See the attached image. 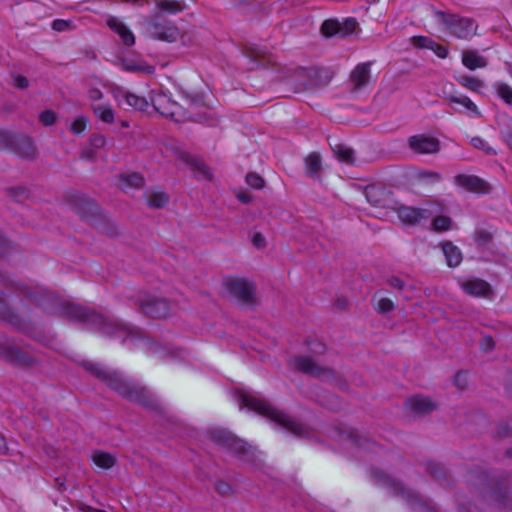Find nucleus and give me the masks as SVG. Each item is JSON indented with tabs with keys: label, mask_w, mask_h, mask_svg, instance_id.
<instances>
[{
	"label": "nucleus",
	"mask_w": 512,
	"mask_h": 512,
	"mask_svg": "<svg viewBox=\"0 0 512 512\" xmlns=\"http://www.w3.org/2000/svg\"><path fill=\"white\" fill-rule=\"evenodd\" d=\"M8 451L7 442L5 437L0 433V454H5Z\"/></svg>",
	"instance_id": "6e6d98bb"
},
{
	"label": "nucleus",
	"mask_w": 512,
	"mask_h": 512,
	"mask_svg": "<svg viewBox=\"0 0 512 512\" xmlns=\"http://www.w3.org/2000/svg\"><path fill=\"white\" fill-rule=\"evenodd\" d=\"M321 167L322 161L318 153H311L305 158V171L310 177H318Z\"/></svg>",
	"instance_id": "bb28decb"
},
{
	"label": "nucleus",
	"mask_w": 512,
	"mask_h": 512,
	"mask_svg": "<svg viewBox=\"0 0 512 512\" xmlns=\"http://www.w3.org/2000/svg\"><path fill=\"white\" fill-rule=\"evenodd\" d=\"M91 459L97 467L102 469H110L116 464L114 455L100 450L92 452Z\"/></svg>",
	"instance_id": "b1692460"
},
{
	"label": "nucleus",
	"mask_w": 512,
	"mask_h": 512,
	"mask_svg": "<svg viewBox=\"0 0 512 512\" xmlns=\"http://www.w3.org/2000/svg\"><path fill=\"white\" fill-rule=\"evenodd\" d=\"M99 376L107 377V373L106 372H99Z\"/></svg>",
	"instance_id": "338daca9"
},
{
	"label": "nucleus",
	"mask_w": 512,
	"mask_h": 512,
	"mask_svg": "<svg viewBox=\"0 0 512 512\" xmlns=\"http://www.w3.org/2000/svg\"><path fill=\"white\" fill-rule=\"evenodd\" d=\"M169 105L170 106L168 109L171 114H167L166 117L171 118L176 122L184 121L191 117L190 113L187 111L186 108H184L179 103L173 101L171 98Z\"/></svg>",
	"instance_id": "c756f323"
},
{
	"label": "nucleus",
	"mask_w": 512,
	"mask_h": 512,
	"mask_svg": "<svg viewBox=\"0 0 512 512\" xmlns=\"http://www.w3.org/2000/svg\"><path fill=\"white\" fill-rule=\"evenodd\" d=\"M454 385L460 390L465 389L468 386V377L466 373L459 372L454 376Z\"/></svg>",
	"instance_id": "de8ad7c7"
},
{
	"label": "nucleus",
	"mask_w": 512,
	"mask_h": 512,
	"mask_svg": "<svg viewBox=\"0 0 512 512\" xmlns=\"http://www.w3.org/2000/svg\"><path fill=\"white\" fill-rule=\"evenodd\" d=\"M461 287L465 293L475 297L486 296L490 290L489 284L481 279H474L463 282Z\"/></svg>",
	"instance_id": "aec40b11"
},
{
	"label": "nucleus",
	"mask_w": 512,
	"mask_h": 512,
	"mask_svg": "<svg viewBox=\"0 0 512 512\" xmlns=\"http://www.w3.org/2000/svg\"><path fill=\"white\" fill-rule=\"evenodd\" d=\"M454 183L465 190L477 194H488L491 192V185L476 175L458 174L454 177Z\"/></svg>",
	"instance_id": "1a4fd4ad"
},
{
	"label": "nucleus",
	"mask_w": 512,
	"mask_h": 512,
	"mask_svg": "<svg viewBox=\"0 0 512 512\" xmlns=\"http://www.w3.org/2000/svg\"><path fill=\"white\" fill-rule=\"evenodd\" d=\"M412 45L419 49H429L435 52V54L440 58H445L448 54V50L440 45L435 43L431 38L425 36H413L410 39Z\"/></svg>",
	"instance_id": "f3484780"
},
{
	"label": "nucleus",
	"mask_w": 512,
	"mask_h": 512,
	"mask_svg": "<svg viewBox=\"0 0 512 512\" xmlns=\"http://www.w3.org/2000/svg\"><path fill=\"white\" fill-rule=\"evenodd\" d=\"M39 120L45 126H50L54 124L56 120V114L52 110H45L39 116Z\"/></svg>",
	"instance_id": "a18cd8bd"
},
{
	"label": "nucleus",
	"mask_w": 512,
	"mask_h": 512,
	"mask_svg": "<svg viewBox=\"0 0 512 512\" xmlns=\"http://www.w3.org/2000/svg\"><path fill=\"white\" fill-rule=\"evenodd\" d=\"M105 143V139L102 136H95L93 138V144L97 147L103 146Z\"/></svg>",
	"instance_id": "4d7b16f0"
},
{
	"label": "nucleus",
	"mask_w": 512,
	"mask_h": 512,
	"mask_svg": "<svg viewBox=\"0 0 512 512\" xmlns=\"http://www.w3.org/2000/svg\"><path fill=\"white\" fill-rule=\"evenodd\" d=\"M495 90L499 97L508 105L512 106V87L503 82L495 84Z\"/></svg>",
	"instance_id": "f704fd0d"
},
{
	"label": "nucleus",
	"mask_w": 512,
	"mask_h": 512,
	"mask_svg": "<svg viewBox=\"0 0 512 512\" xmlns=\"http://www.w3.org/2000/svg\"><path fill=\"white\" fill-rule=\"evenodd\" d=\"M246 183L252 187V188H255V189H262L264 187V179L256 174V173H249L247 174L246 176Z\"/></svg>",
	"instance_id": "37998d69"
},
{
	"label": "nucleus",
	"mask_w": 512,
	"mask_h": 512,
	"mask_svg": "<svg viewBox=\"0 0 512 512\" xmlns=\"http://www.w3.org/2000/svg\"><path fill=\"white\" fill-rule=\"evenodd\" d=\"M335 153L343 162L352 163L354 161V151L350 148L339 146Z\"/></svg>",
	"instance_id": "58836bf2"
},
{
	"label": "nucleus",
	"mask_w": 512,
	"mask_h": 512,
	"mask_svg": "<svg viewBox=\"0 0 512 512\" xmlns=\"http://www.w3.org/2000/svg\"><path fill=\"white\" fill-rule=\"evenodd\" d=\"M87 127V118L84 116H78L74 119L70 126V131L73 134H81Z\"/></svg>",
	"instance_id": "ea45409f"
},
{
	"label": "nucleus",
	"mask_w": 512,
	"mask_h": 512,
	"mask_svg": "<svg viewBox=\"0 0 512 512\" xmlns=\"http://www.w3.org/2000/svg\"><path fill=\"white\" fill-rule=\"evenodd\" d=\"M225 289L229 295L241 303L251 304L254 302V285L241 278H228L224 282Z\"/></svg>",
	"instance_id": "423d86ee"
},
{
	"label": "nucleus",
	"mask_w": 512,
	"mask_h": 512,
	"mask_svg": "<svg viewBox=\"0 0 512 512\" xmlns=\"http://www.w3.org/2000/svg\"><path fill=\"white\" fill-rule=\"evenodd\" d=\"M156 8L162 12L176 14L186 9V5L180 0H155Z\"/></svg>",
	"instance_id": "393cba45"
},
{
	"label": "nucleus",
	"mask_w": 512,
	"mask_h": 512,
	"mask_svg": "<svg viewBox=\"0 0 512 512\" xmlns=\"http://www.w3.org/2000/svg\"><path fill=\"white\" fill-rule=\"evenodd\" d=\"M0 354L7 361L14 362L19 357V350L17 348H15V347H12V348L1 350Z\"/></svg>",
	"instance_id": "49530a36"
},
{
	"label": "nucleus",
	"mask_w": 512,
	"mask_h": 512,
	"mask_svg": "<svg viewBox=\"0 0 512 512\" xmlns=\"http://www.w3.org/2000/svg\"><path fill=\"white\" fill-rule=\"evenodd\" d=\"M443 254L449 267H457L462 262L461 250L451 242L442 244Z\"/></svg>",
	"instance_id": "5701e85b"
},
{
	"label": "nucleus",
	"mask_w": 512,
	"mask_h": 512,
	"mask_svg": "<svg viewBox=\"0 0 512 512\" xmlns=\"http://www.w3.org/2000/svg\"><path fill=\"white\" fill-rule=\"evenodd\" d=\"M251 56L255 57L256 59L264 57L263 53L261 51H252Z\"/></svg>",
	"instance_id": "e2e57ef3"
},
{
	"label": "nucleus",
	"mask_w": 512,
	"mask_h": 512,
	"mask_svg": "<svg viewBox=\"0 0 512 512\" xmlns=\"http://www.w3.org/2000/svg\"><path fill=\"white\" fill-rule=\"evenodd\" d=\"M289 365L294 370L317 377H325L332 374L330 369L320 366L312 358L306 356H298L290 359Z\"/></svg>",
	"instance_id": "0eeeda50"
},
{
	"label": "nucleus",
	"mask_w": 512,
	"mask_h": 512,
	"mask_svg": "<svg viewBox=\"0 0 512 512\" xmlns=\"http://www.w3.org/2000/svg\"><path fill=\"white\" fill-rule=\"evenodd\" d=\"M507 454L512 457V449L508 450Z\"/></svg>",
	"instance_id": "774afa93"
},
{
	"label": "nucleus",
	"mask_w": 512,
	"mask_h": 512,
	"mask_svg": "<svg viewBox=\"0 0 512 512\" xmlns=\"http://www.w3.org/2000/svg\"><path fill=\"white\" fill-rule=\"evenodd\" d=\"M346 25H347V28L350 29V30H354L356 25H357V22L355 20H349L346 22Z\"/></svg>",
	"instance_id": "bf43d9fd"
},
{
	"label": "nucleus",
	"mask_w": 512,
	"mask_h": 512,
	"mask_svg": "<svg viewBox=\"0 0 512 512\" xmlns=\"http://www.w3.org/2000/svg\"><path fill=\"white\" fill-rule=\"evenodd\" d=\"M215 489L221 494V495H229L231 492H232V488L229 484L223 482V481H218L216 484H215Z\"/></svg>",
	"instance_id": "8fccbe9b"
},
{
	"label": "nucleus",
	"mask_w": 512,
	"mask_h": 512,
	"mask_svg": "<svg viewBox=\"0 0 512 512\" xmlns=\"http://www.w3.org/2000/svg\"><path fill=\"white\" fill-rule=\"evenodd\" d=\"M15 151L26 159H34L37 155V148L33 140L27 136H20L16 139Z\"/></svg>",
	"instance_id": "6ab92c4d"
},
{
	"label": "nucleus",
	"mask_w": 512,
	"mask_h": 512,
	"mask_svg": "<svg viewBox=\"0 0 512 512\" xmlns=\"http://www.w3.org/2000/svg\"><path fill=\"white\" fill-rule=\"evenodd\" d=\"M409 148L417 154H435L440 150V141L425 134H418L409 137Z\"/></svg>",
	"instance_id": "6e6552de"
},
{
	"label": "nucleus",
	"mask_w": 512,
	"mask_h": 512,
	"mask_svg": "<svg viewBox=\"0 0 512 512\" xmlns=\"http://www.w3.org/2000/svg\"><path fill=\"white\" fill-rule=\"evenodd\" d=\"M111 385L121 395L133 401H140L146 395V390L136 384L128 382H111Z\"/></svg>",
	"instance_id": "f8f14e48"
},
{
	"label": "nucleus",
	"mask_w": 512,
	"mask_h": 512,
	"mask_svg": "<svg viewBox=\"0 0 512 512\" xmlns=\"http://www.w3.org/2000/svg\"><path fill=\"white\" fill-rule=\"evenodd\" d=\"M388 282H389L390 286H392L395 289H399V290H402L405 286L403 280H401L398 277H391Z\"/></svg>",
	"instance_id": "5fc2aeb1"
},
{
	"label": "nucleus",
	"mask_w": 512,
	"mask_h": 512,
	"mask_svg": "<svg viewBox=\"0 0 512 512\" xmlns=\"http://www.w3.org/2000/svg\"><path fill=\"white\" fill-rule=\"evenodd\" d=\"M409 409L418 414L430 413L437 409L438 405L430 397L415 395L407 400Z\"/></svg>",
	"instance_id": "ddd939ff"
},
{
	"label": "nucleus",
	"mask_w": 512,
	"mask_h": 512,
	"mask_svg": "<svg viewBox=\"0 0 512 512\" xmlns=\"http://www.w3.org/2000/svg\"><path fill=\"white\" fill-rule=\"evenodd\" d=\"M210 437L214 443L242 460H248L253 454L251 446L227 430L214 429Z\"/></svg>",
	"instance_id": "7ed1b4c3"
},
{
	"label": "nucleus",
	"mask_w": 512,
	"mask_h": 512,
	"mask_svg": "<svg viewBox=\"0 0 512 512\" xmlns=\"http://www.w3.org/2000/svg\"><path fill=\"white\" fill-rule=\"evenodd\" d=\"M330 73L324 69L300 68L296 70L287 80V84L295 93H301L309 89L329 82Z\"/></svg>",
	"instance_id": "f257e3e1"
},
{
	"label": "nucleus",
	"mask_w": 512,
	"mask_h": 512,
	"mask_svg": "<svg viewBox=\"0 0 512 512\" xmlns=\"http://www.w3.org/2000/svg\"><path fill=\"white\" fill-rule=\"evenodd\" d=\"M107 25L119 35L125 45L132 46L135 43V37L132 31L118 18L110 17L107 20Z\"/></svg>",
	"instance_id": "dca6fc26"
},
{
	"label": "nucleus",
	"mask_w": 512,
	"mask_h": 512,
	"mask_svg": "<svg viewBox=\"0 0 512 512\" xmlns=\"http://www.w3.org/2000/svg\"><path fill=\"white\" fill-rule=\"evenodd\" d=\"M123 67L128 72L133 73H145V74H153L154 73V67L150 65H146L143 63H137L134 61L125 62L123 64Z\"/></svg>",
	"instance_id": "72a5a7b5"
},
{
	"label": "nucleus",
	"mask_w": 512,
	"mask_h": 512,
	"mask_svg": "<svg viewBox=\"0 0 512 512\" xmlns=\"http://www.w3.org/2000/svg\"><path fill=\"white\" fill-rule=\"evenodd\" d=\"M143 25L147 35L159 41L175 42L180 36L178 27L171 21L151 17Z\"/></svg>",
	"instance_id": "39448f33"
},
{
	"label": "nucleus",
	"mask_w": 512,
	"mask_h": 512,
	"mask_svg": "<svg viewBox=\"0 0 512 512\" xmlns=\"http://www.w3.org/2000/svg\"><path fill=\"white\" fill-rule=\"evenodd\" d=\"M427 469H428V471L431 474L435 475L436 474L437 465L436 464H428Z\"/></svg>",
	"instance_id": "680f3d73"
},
{
	"label": "nucleus",
	"mask_w": 512,
	"mask_h": 512,
	"mask_svg": "<svg viewBox=\"0 0 512 512\" xmlns=\"http://www.w3.org/2000/svg\"><path fill=\"white\" fill-rule=\"evenodd\" d=\"M444 98L449 104L461 105L469 113L470 116L477 118L481 117V112L469 97L465 95H455L445 91Z\"/></svg>",
	"instance_id": "4468645a"
},
{
	"label": "nucleus",
	"mask_w": 512,
	"mask_h": 512,
	"mask_svg": "<svg viewBox=\"0 0 512 512\" xmlns=\"http://www.w3.org/2000/svg\"><path fill=\"white\" fill-rule=\"evenodd\" d=\"M483 341L485 342V344L488 346L489 349L493 348L494 343H493V340L491 337H485V338H483Z\"/></svg>",
	"instance_id": "13d9d810"
},
{
	"label": "nucleus",
	"mask_w": 512,
	"mask_h": 512,
	"mask_svg": "<svg viewBox=\"0 0 512 512\" xmlns=\"http://www.w3.org/2000/svg\"><path fill=\"white\" fill-rule=\"evenodd\" d=\"M65 313L71 319L83 321L90 320L94 316V313L90 312L87 308L73 303L67 304Z\"/></svg>",
	"instance_id": "a878e982"
},
{
	"label": "nucleus",
	"mask_w": 512,
	"mask_h": 512,
	"mask_svg": "<svg viewBox=\"0 0 512 512\" xmlns=\"http://www.w3.org/2000/svg\"><path fill=\"white\" fill-rule=\"evenodd\" d=\"M252 242L257 248H263L266 245V240L264 236L260 233H256L253 236Z\"/></svg>",
	"instance_id": "603ef678"
},
{
	"label": "nucleus",
	"mask_w": 512,
	"mask_h": 512,
	"mask_svg": "<svg viewBox=\"0 0 512 512\" xmlns=\"http://www.w3.org/2000/svg\"><path fill=\"white\" fill-rule=\"evenodd\" d=\"M370 77V63H361L358 64L351 72L350 80L355 89H360L369 83Z\"/></svg>",
	"instance_id": "a211bd4d"
},
{
	"label": "nucleus",
	"mask_w": 512,
	"mask_h": 512,
	"mask_svg": "<svg viewBox=\"0 0 512 512\" xmlns=\"http://www.w3.org/2000/svg\"><path fill=\"white\" fill-rule=\"evenodd\" d=\"M140 307L142 311L154 318L166 317L170 311V305L165 299L148 298L141 301Z\"/></svg>",
	"instance_id": "9b49d317"
},
{
	"label": "nucleus",
	"mask_w": 512,
	"mask_h": 512,
	"mask_svg": "<svg viewBox=\"0 0 512 512\" xmlns=\"http://www.w3.org/2000/svg\"><path fill=\"white\" fill-rule=\"evenodd\" d=\"M435 15L458 38L467 39L476 33L477 25L471 18H463L442 11H436Z\"/></svg>",
	"instance_id": "20e7f679"
},
{
	"label": "nucleus",
	"mask_w": 512,
	"mask_h": 512,
	"mask_svg": "<svg viewBox=\"0 0 512 512\" xmlns=\"http://www.w3.org/2000/svg\"><path fill=\"white\" fill-rule=\"evenodd\" d=\"M187 100H189V101H190V104H191L192 106H195V107H197L198 105H200V104H201V101H200L199 99H197V98H191V97H190V98H187Z\"/></svg>",
	"instance_id": "052dcab7"
},
{
	"label": "nucleus",
	"mask_w": 512,
	"mask_h": 512,
	"mask_svg": "<svg viewBox=\"0 0 512 512\" xmlns=\"http://www.w3.org/2000/svg\"><path fill=\"white\" fill-rule=\"evenodd\" d=\"M13 85L19 89H26L29 85L28 79L20 74L12 75Z\"/></svg>",
	"instance_id": "09e8293b"
},
{
	"label": "nucleus",
	"mask_w": 512,
	"mask_h": 512,
	"mask_svg": "<svg viewBox=\"0 0 512 512\" xmlns=\"http://www.w3.org/2000/svg\"><path fill=\"white\" fill-rule=\"evenodd\" d=\"M432 205L427 207L416 208L412 206L401 205L397 207L396 213L398 218L405 224L415 225L423 219L431 217L433 211L430 209Z\"/></svg>",
	"instance_id": "9d476101"
},
{
	"label": "nucleus",
	"mask_w": 512,
	"mask_h": 512,
	"mask_svg": "<svg viewBox=\"0 0 512 512\" xmlns=\"http://www.w3.org/2000/svg\"><path fill=\"white\" fill-rule=\"evenodd\" d=\"M151 103L159 114L165 117L167 114H171L168 109L170 106V98L166 94L162 92L155 93L151 97Z\"/></svg>",
	"instance_id": "c85d7f7f"
},
{
	"label": "nucleus",
	"mask_w": 512,
	"mask_h": 512,
	"mask_svg": "<svg viewBox=\"0 0 512 512\" xmlns=\"http://www.w3.org/2000/svg\"><path fill=\"white\" fill-rule=\"evenodd\" d=\"M72 28V22L69 20L56 19L52 23V29L57 32L67 31Z\"/></svg>",
	"instance_id": "c03bdc74"
},
{
	"label": "nucleus",
	"mask_w": 512,
	"mask_h": 512,
	"mask_svg": "<svg viewBox=\"0 0 512 512\" xmlns=\"http://www.w3.org/2000/svg\"><path fill=\"white\" fill-rule=\"evenodd\" d=\"M241 402L244 406L274 420L289 431L299 434L301 426L285 413L276 410L267 403L248 394L241 395Z\"/></svg>",
	"instance_id": "f03ea898"
},
{
	"label": "nucleus",
	"mask_w": 512,
	"mask_h": 512,
	"mask_svg": "<svg viewBox=\"0 0 512 512\" xmlns=\"http://www.w3.org/2000/svg\"><path fill=\"white\" fill-rule=\"evenodd\" d=\"M470 144L478 150L483 151L486 155H496L497 150L493 148L484 138L474 136L470 139Z\"/></svg>",
	"instance_id": "473e14b6"
},
{
	"label": "nucleus",
	"mask_w": 512,
	"mask_h": 512,
	"mask_svg": "<svg viewBox=\"0 0 512 512\" xmlns=\"http://www.w3.org/2000/svg\"><path fill=\"white\" fill-rule=\"evenodd\" d=\"M451 227V219L447 216H437L433 221L435 231H447Z\"/></svg>",
	"instance_id": "4c0bfd02"
},
{
	"label": "nucleus",
	"mask_w": 512,
	"mask_h": 512,
	"mask_svg": "<svg viewBox=\"0 0 512 512\" xmlns=\"http://www.w3.org/2000/svg\"><path fill=\"white\" fill-rule=\"evenodd\" d=\"M501 135L505 143L512 151V119L509 118L507 123L501 128Z\"/></svg>",
	"instance_id": "79ce46f5"
},
{
	"label": "nucleus",
	"mask_w": 512,
	"mask_h": 512,
	"mask_svg": "<svg viewBox=\"0 0 512 512\" xmlns=\"http://www.w3.org/2000/svg\"><path fill=\"white\" fill-rule=\"evenodd\" d=\"M88 98L90 99V101L93 104H95V102H97L103 98V93L97 88H91L88 91Z\"/></svg>",
	"instance_id": "3c124183"
},
{
	"label": "nucleus",
	"mask_w": 512,
	"mask_h": 512,
	"mask_svg": "<svg viewBox=\"0 0 512 512\" xmlns=\"http://www.w3.org/2000/svg\"><path fill=\"white\" fill-rule=\"evenodd\" d=\"M238 198L243 203H248L250 201V198L246 195H238Z\"/></svg>",
	"instance_id": "0e129e2a"
},
{
	"label": "nucleus",
	"mask_w": 512,
	"mask_h": 512,
	"mask_svg": "<svg viewBox=\"0 0 512 512\" xmlns=\"http://www.w3.org/2000/svg\"><path fill=\"white\" fill-rule=\"evenodd\" d=\"M422 177L431 181H439L441 179V175L434 171H425L422 174Z\"/></svg>",
	"instance_id": "864d4df0"
},
{
	"label": "nucleus",
	"mask_w": 512,
	"mask_h": 512,
	"mask_svg": "<svg viewBox=\"0 0 512 512\" xmlns=\"http://www.w3.org/2000/svg\"><path fill=\"white\" fill-rule=\"evenodd\" d=\"M115 98L119 101L120 106L125 104L139 111H144L149 106V102L144 97L129 92L116 93Z\"/></svg>",
	"instance_id": "2eb2a0df"
},
{
	"label": "nucleus",
	"mask_w": 512,
	"mask_h": 512,
	"mask_svg": "<svg viewBox=\"0 0 512 512\" xmlns=\"http://www.w3.org/2000/svg\"><path fill=\"white\" fill-rule=\"evenodd\" d=\"M473 238L479 246H486L492 241L493 234L484 228H477L474 231Z\"/></svg>",
	"instance_id": "c9c22d12"
},
{
	"label": "nucleus",
	"mask_w": 512,
	"mask_h": 512,
	"mask_svg": "<svg viewBox=\"0 0 512 512\" xmlns=\"http://www.w3.org/2000/svg\"><path fill=\"white\" fill-rule=\"evenodd\" d=\"M462 63L470 69L484 68L487 66L486 59L481 56L477 51L467 50L462 52Z\"/></svg>",
	"instance_id": "4be33fe9"
},
{
	"label": "nucleus",
	"mask_w": 512,
	"mask_h": 512,
	"mask_svg": "<svg viewBox=\"0 0 512 512\" xmlns=\"http://www.w3.org/2000/svg\"><path fill=\"white\" fill-rule=\"evenodd\" d=\"M394 308H395V305H394L393 301L386 297H382V298L378 299L377 304L375 306V309L379 313H387V312L394 310Z\"/></svg>",
	"instance_id": "a19ab883"
},
{
	"label": "nucleus",
	"mask_w": 512,
	"mask_h": 512,
	"mask_svg": "<svg viewBox=\"0 0 512 512\" xmlns=\"http://www.w3.org/2000/svg\"><path fill=\"white\" fill-rule=\"evenodd\" d=\"M202 170H203V173L208 177V175H209L208 171L206 170V168L204 166L202 167Z\"/></svg>",
	"instance_id": "69168bd1"
},
{
	"label": "nucleus",
	"mask_w": 512,
	"mask_h": 512,
	"mask_svg": "<svg viewBox=\"0 0 512 512\" xmlns=\"http://www.w3.org/2000/svg\"><path fill=\"white\" fill-rule=\"evenodd\" d=\"M456 80L464 88L477 93H479L484 86V82L481 79L470 75L459 76Z\"/></svg>",
	"instance_id": "7c9ffc66"
},
{
	"label": "nucleus",
	"mask_w": 512,
	"mask_h": 512,
	"mask_svg": "<svg viewBox=\"0 0 512 512\" xmlns=\"http://www.w3.org/2000/svg\"><path fill=\"white\" fill-rule=\"evenodd\" d=\"M147 205L153 209L164 208L169 203V196L161 190L150 189L145 194Z\"/></svg>",
	"instance_id": "412c9836"
},
{
	"label": "nucleus",
	"mask_w": 512,
	"mask_h": 512,
	"mask_svg": "<svg viewBox=\"0 0 512 512\" xmlns=\"http://www.w3.org/2000/svg\"><path fill=\"white\" fill-rule=\"evenodd\" d=\"M145 183L144 177L138 173L128 174L122 177L121 185L125 188H141Z\"/></svg>",
	"instance_id": "2f4dec72"
},
{
	"label": "nucleus",
	"mask_w": 512,
	"mask_h": 512,
	"mask_svg": "<svg viewBox=\"0 0 512 512\" xmlns=\"http://www.w3.org/2000/svg\"><path fill=\"white\" fill-rule=\"evenodd\" d=\"M340 31V23L335 20H326L321 26V32L327 37H331Z\"/></svg>",
	"instance_id": "e433bc0d"
},
{
	"label": "nucleus",
	"mask_w": 512,
	"mask_h": 512,
	"mask_svg": "<svg viewBox=\"0 0 512 512\" xmlns=\"http://www.w3.org/2000/svg\"><path fill=\"white\" fill-rule=\"evenodd\" d=\"M92 110L96 117L104 123H113L115 116L109 104H92Z\"/></svg>",
	"instance_id": "cd10ccee"
}]
</instances>
